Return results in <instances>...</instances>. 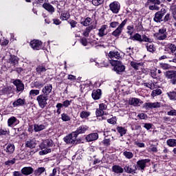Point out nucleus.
Instances as JSON below:
<instances>
[{
    "label": "nucleus",
    "instance_id": "f257e3e1",
    "mask_svg": "<svg viewBox=\"0 0 176 176\" xmlns=\"http://www.w3.org/2000/svg\"><path fill=\"white\" fill-rule=\"evenodd\" d=\"M19 64V57L10 54L9 53V58L7 59L4 65L6 68H12V67H16Z\"/></svg>",
    "mask_w": 176,
    "mask_h": 176
},
{
    "label": "nucleus",
    "instance_id": "f03ea898",
    "mask_svg": "<svg viewBox=\"0 0 176 176\" xmlns=\"http://www.w3.org/2000/svg\"><path fill=\"white\" fill-rule=\"evenodd\" d=\"M36 100L40 108H42L43 109V108H45V107L47 105L49 97L43 94H40L36 97Z\"/></svg>",
    "mask_w": 176,
    "mask_h": 176
},
{
    "label": "nucleus",
    "instance_id": "7ed1b4c3",
    "mask_svg": "<svg viewBox=\"0 0 176 176\" xmlns=\"http://www.w3.org/2000/svg\"><path fill=\"white\" fill-rule=\"evenodd\" d=\"M127 24V19H124L120 25L118 26V28L111 33V35L113 36H115L116 38H119L120 36V34H122V32L123 31V28H124V25Z\"/></svg>",
    "mask_w": 176,
    "mask_h": 176
},
{
    "label": "nucleus",
    "instance_id": "20e7f679",
    "mask_svg": "<svg viewBox=\"0 0 176 176\" xmlns=\"http://www.w3.org/2000/svg\"><path fill=\"white\" fill-rule=\"evenodd\" d=\"M76 138H78V135L76 133H72L64 138V141L66 142V144H76L78 142V140H76Z\"/></svg>",
    "mask_w": 176,
    "mask_h": 176
},
{
    "label": "nucleus",
    "instance_id": "39448f33",
    "mask_svg": "<svg viewBox=\"0 0 176 176\" xmlns=\"http://www.w3.org/2000/svg\"><path fill=\"white\" fill-rule=\"evenodd\" d=\"M108 58L113 63H116L120 58V53L118 51H111L108 54Z\"/></svg>",
    "mask_w": 176,
    "mask_h": 176
},
{
    "label": "nucleus",
    "instance_id": "423d86ee",
    "mask_svg": "<svg viewBox=\"0 0 176 176\" xmlns=\"http://www.w3.org/2000/svg\"><path fill=\"white\" fill-rule=\"evenodd\" d=\"M109 9L113 13L118 14L120 10V3L118 1H113L109 4Z\"/></svg>",
    "mask_w": 176,
    "mask_h": 176
},
{
    "label": "nucleus",
    "instance_id": "0eeeda50",
    "mask_svg": "<svg viewBox=\"0 0 176 176\" xmlns=\"http://www.w3.org/2000/svg\"><path fill=\"white\" fill-rule=\"evenodd\" d=\"M166 14V10L162 9L161 11H158L157 12L155 13V16H154V21L155 23H160L163 21V16Z\"/></svg>",
    "mask_w": 176,
    "mask_h": 176
},
{
    "label": "nucleus",
    "instance_id": "6e6552de",
    "mask_svg": "<svg viewBox=\"0 0 176 176\" xmlns=\"http://www.w3.org/2000/svg\"><path fill=\"white\" fill-rule=\"evenodd\" d=\"M13 85L16 87V91L23 93L24 91V84L21 80L16 79L13 81Z\"/></svg>",
    "mask_w": 176,
    "mask_h": 176
},
{
    "label": "nucleus",
    "instance_id": "1a4fd4ad",
    "mask_svg": "<svg viewBox=\"0 0 176 176\" xmlns=\"http://www.w3.org/2000/svg\"><path fill=\"white\" fill-rule=\"evenodd\" d=\"M149 162H151V160L149 159H144L138 161L137 167L138 170H145V168L146 167V164L149 163Z\"/></svg>",
    "mask_w": 176,
    "mask_h": 176
},
{
    "label": "nucleus",
    "instance_id": "9d476101",
    "mask_svg": "<svg viewBox=\"0 0 176 176\" xmlns=\"http://www.w3.org/2000/svg\"><path fill=\"white\" fill-rule=\"evenodd\" d=\"M124 69V65L122 64V62L117 61L114 63V71L117 72V74H120V72H123Z\"/></svg>",
    "mask_w": 176,
    "mask_h": 176
},
{
    "label": "nucleus",
    "instance_id": "9b49d317",
    "mask_svg": "<svg viewBox=\"0 0 176 176\" xmlns=\"http://www.w3.org/2000/svg\"><path fill=\"white\" fill-rule=\"evenodd\" d=\"M52 90H53V85L52 84H47L42 89L43 95L49 97V94L52 93Z\"/></svg>",
    "mask_w": 176,
    "mask_h": 176
},
{
    "label": "nucleus",
    "instance_id": "f8f14e48",
    "mask_svg": "<svg viewBox=\"0 0 176 176\" xmlns=\"http://www.w3.org/2000/svg\"><path fill=\"white\" fill-rule=\"evenodd\" d=\"M164 52H170L169 54L170 56H171V54H173V53H175L176 46L175 45V44L169 43L165 45Z\"/></svg>",
    "mask_w": 176,
    "mask_h": 176
},
{
    "label": "nucleus",
    "instance_id": "ddd939ff",
    "mask_svg": "<svg viewBox=\"0 0 176 176\" xmlns=\"http://www.w3.org/2000/svg\"><path fill=\"white\" fill-rule=\"evenodd\" d=\"M30 45L34 50H39L42 47V41L39 40H33L30 42Z\"/></svg>",
    "mask_w": 176,
    "mask_h": 176
},
{
    "label": "nucleus",
    "instance_id": "4468645a",
    "mask_svg": "<svg viewBox=\"0 0 176 176\" xmlns=\"http://www.w3.org/2000/svg\"><path fill=\"white\" fill-rule=\"evenodd\" d=\"M50 146H53V140L50 139L44 140L40 145V148H41V149H45Z\"/></svg>",
    "mask_w": 176,
    "mask_h": 176
},
{
    "label": "nucleus",
    "instance_id": "2eb2a0df",
    "mask_svg": "<svg viewBox=\"0 0 176 176\" xmlns=\"http://www.w3.org/2000/svg\"><path fill=\"white\" fill-rule=\"evenodd\" d=\"M85 140H87V142H91V141H96L98 140V133H94L89 134L86 136Z\"/></svg>",
    "mask_w": 176,
    "mask_h": 176
},
{
    "label": "nucleus",
    "instance_id": "dca6fc26",
    "mask_svg": "<svg viewBox=\"0 0 176 176\" xmlns=\"http://www.w3.org/2000/svg\"><path fill=\"white\" fill-rule=\"evenodd\" d=\"M87 130H89V126L86 125H81L77 129L76 131H74V133L77 134V137H78L79 134H85V133H86Z\"/></svg>",
    "mask_w": 176,
    "mask_h": 176
},
{
    "label": "nucleus",
    "instance_id": "f3484780",
    "mask_svg": "<svg viewBox=\"0 0 176 176\" xmlns=\"http://www.w3.org/2000/svg\"><path fill=\"white\" fill-rule=\"evenodd\" d=\"M43 8L44 9H45V10H47V12H49V13H51V14H53V13H54V12H55L54 7H53V6H52L49 3H44L43 4Z\"/></svg>",
    "mask_w": 176,
    "mask_h": 176
},
{
    "label": "nucleus",
    "instance_id": "a211bd4d",
    "mask_svg": "<svg viewBox=\"0 0 176 176\" xmlns=\"http://www.w3.org/2000/svg\"><path fill=\"white\" fill-rule=\"evenodd\" d=\"M14 144H8L6 145V148H4L5 152L8 153V155H12L14 152Z\"/></svg>",
    "mask_w": 176,
    "mask_h": 176
},
{
    "label": "nucleus",
    "instance_id": "6ab92c4d",
    "mask_svg": "<svg viewBox=\"0 0 176 176\" xmlns=\"http://www.w3.org/2000/svg\"><path fill=\"white\" fill-rule=\"evenodd\" d=\"M101 89H98L92 91L91 96L94 100H100L101 98Z\"/></svg>",
    "mask_w": 176,
    "mask_h": 176
},
{
    "label": "nucleus",
    "instance_id": "aec40b11",
    "mask_svg": "<svg viewBox=\"0 0 176 176\" xmlns=\"http://www.w3.org/2000/svg\"><path fill=\"white\" fill-rule=\"evenodd\" d=\"M21 173L23 175H31L34 173V168L32 167H24L21 169Z\"/></svg>",
    "mask_w": 176,
    "mask_h": 176
},
{
    "label": "nucleus",
    "instance_id": "412c9836",
    "mask_svg": "<svg viewBox=\"0 0 176 176\" xmlns=\"http://www.w3.org/2000/svg\"><path fill=\"white\" fill-rule=\"evenodd\" d=\"M26 148H30V149H34L36 146V141L35 139H32L26 141L25 142Z\"/></svg>",
    "mask_w": 176,
    "mask_h": 176
},
{
    "label": "nucleus",
    "instance_id": "4be33fe9",
    "mask_svg": "<svg viewBox=\"0 0 176 176\" xmlns=\"http://www.w3.org/2000/svg\"><path fill=\"white\" fill-rule=\"evenodd\" d=\"M108 28V25H102L101 28L99 29V32L98 34V36L102 38V36H105L108 33L105 32V30Z\"/></svg>",
    "mask_w": 176,
    "mask_h": 176
},
{
    "label": "nucleus",
    "instance_id": "5701e85b",
    "mask_svg": "<svg viewBox=\"0 0 176 176\" xmlns=\"http://www.w3.org/2000/svg\"><path fill=\"white\" fill-rule=\"evenodd\" d=\"M166 77L167 79H176V70H170L166 72Z\"/></svg>",
    "mask_w": 176,
    "mask_h": 176
},
{
    "label": "nucleus",
    "instance_id": "b1692460",
    "mask_svg": "<svg viewBox=\"0 0 176 176\" xmlns=\"http://www.w3.org/2000/svg\"><path fill=\"white\" fill-rule=\"evenodd\" d=\"M140 101L141 100L137 98H131L129 100L128 104L129 105H133V107H138V104H140Z\"/></svg>",
    "mask_w": 176,
    "mask_h": 176
},
{
    "label": "nucleus",
    "instance_id": "393cba45",
    "mask_svg": "<svg viewBox=\"0 0 176 176\" xmlns=\"http://www.w3.org/2000/svg\"><path fill=\"white\" fill-rule=\"evenodd\" d=\"M112 171L116 173V174H122L123 173L124 169L119 165H114L112 166Z\"/></svg>",
    "mask_w": 176,
    "mask_h": 176
},
{
    "label": "nucleus",
    "instance_id": "a878e982",
    "mask_svg": "<svg viewBox=\"0 0 176 176\" xmlns=\"http://www.w3.org/2000/svg\"><path fill=\"white\" fill-rule=\"evenodd\" d=\"M25 104V100L19 98L16 100H15L13 103L12 105L13 107H23Z\"/></svg>",
    "mask_w": 176,
    "mask_h": 176
},
{
    "label": "nucleus",
    "instance_id": "bb28decb",
    "mask_svg": "<svg viewBox=\"0 0 176 176\" xmlns=\"http://www.w3.org/2000/svg\"><path fill=\"white\" fill-rule=\"evenodd\" d=\"M17 123H19V120H17L16 117H11L8 120V124L9 127H12V126L17 124Z\"/></svg>",
    "mask_w": 176,
    "mask_h": 176
},
{
    "label": "nucleus",
    "instance_id": "cd10ccee",
    "mask_svg": "<svg viewBox=\"0 0 176 176\" xmlns=\"http://www.w3.org/2000/svg\"><path fill=\"white\" fill-rule=\"evenodd\" d=\"M146 47L147 49V52H149L150 53H153V52H155L156 48L155 47V45L151 43H147L146 44Z\"/></svg>",
    "mask_w": 176,
    "mask_h": 176
},
{
    "label": "nucleus",
    "instance_id": "c85d7f7f",
    "mask_svg": "<svg viewBox=\"0 0 176 176\" xmlns=\"http://www.w3.org/2000/svg\"><path fill=\"white\" fill-rule=\"evenodd\" d=\"M131 39H132V41H137L138 42H140V43H142V36L138 33H136L132 36Z\"/></svg>",
    "mask_w": 176,
    "mask_h": 176
},
{
    "label": "nucleus",
    "instance_id": "c756f323",
    "mask_svg": "<svg viewBox=\"0 0 176 176\" xmlns=\"http://www.w3.org/2000/svg\"><path fill=\"white\" fill-rule=\"evenodd\" d=\"M45 129H46V126L44 124H35L34 125V130L36 133H38V131H42V130H45Z\"/></svg>",
    "mask_w": 176,
    "mask_h": 176
},
{
    "label": "nucleus",
    "instance_id": "7c9ffc66",
    "mask_svg": "<svg viewBox=\"0 0 176 176\" xmlns=\"http://www.w3.org/2000/svg\"><path fill=\"white\" fill-rule=\"evenodd\" d=\"M71 17V15L69 14V12H63L61 13V15L60 16V19L62 20V21H67Z\"/></svg>",
    "mask_w": 176,
    "mask_h": 176
},
{
    "label": "nucleus",
    "instance_id": "2f4dec72",
    "mask_svg": "<svg viewBox=\"0 0 176 176\" xmlns=\"http://www.w3.org/2000/svg\"><path fill=\"white\" fill-rule=\"evenodd\" d=\"M131 66L134 68V69H140V67H142V63H138L135 61H131Z\"/></svg>",
    "mask_w": 176,
    "mask_h": 176
},
{
    "label": "nucleus",
    "instance_id": "473e14b6",
    "mask_svg": "<svg viewBox=\"0 0 176 176\" xmlns=\"http://www.w3.org/2000/svg\"><path fill=\"white\" fill-rule=\"evenodd\" d=\"M123 156H124L126 159L130 160V159H133V157H134V154L131 151H124L123 152Z\"/></svg>",
    "mask_w": 176,
    "mask_h": 176
},
{
    "label": "nucleus",
    "instance_id": "72a5a7b5",
    "mask_svg": "<svg viewBox=\"0 0 176 176\" xmlns=\"http://www.w3.org/2000/svg\"><path fill=\"white\" fill-rule=\"evenodd\" d=\"M124 170L125 173H127L128 174H133V173L135 174V170L131 168V166L129 165H126L124 168Z\"/></svg>",
    "mask_w": 176,
    "mask_h": 176
},
{
    "label": "nucleus",
    "instance_id": "f704fd0d",
    "mask_svg": "<svg viewBox=\"0 0 176 176\" xmlns=\"http://www.w3.org/2000/svg\"><path fill=\"white\" fill-rule=\"evenodd\" d=\"M40 93L41 91L38 89H31L29 92V96H30V97H35L36 96H39Z\"/></svg>",
    "mask_w": 176,
    "mask_h": 176
},
{
    "label": "nucleus",
    "instance_id": "c9c22d12",
    "mask_svg": "<svg viewBox=\"0 0 176 176\" xmlns=\"http://www.w3.org/2000/svg\"><path fill=\"white\" fill-rule=\"evenodd\" d=\"M36 71L38 74H43V72H46L47 69L45 66L39 65L36 67Z\"/></svg>",
    "mask_w": 176,
    "mask_h": 176
},
{
    "label": "nucleus",
    "instance_id": "e433bc0d",
    "mask_svg": "<svg viewBox=\"0 0 176 176\" xmlns=\"http://www.w3.org/2000/svg\"><path fill=\"white\" fill-rule=\"evenodd\" d=\"M91 113L89 111H81L80 113V117L81 119H86V118H89L90 116Z\"/></svg>",
    "mask_w": 176,
    "mask_h": 176
},
{
    "label": "nucleus",
    "instance_id": "4c0bfd02",
    "mask_svg": "<svg viewBox=\"0 0 176 176\" xmlns=\"http://www.w3.org/2000/svg\"><path fill=\"white\" fill-rule=\"evenodd\" d=\"M117 131L120 133V137H123V135H124V134L126 133V129H124L123 126L117 127Z\"/></svg>",
    "mask_w": 176,
    "mask_h": 176
},
{
    "label": "nucleus",
    "instance_id": "58836bf2",
    "mask_svg": "<svg viewBox=\"0 0 176 176\" xmlns=\"http://www.w3.org/2000/svg\"><path fill=\"white\" fill-rule=\"evenodd\" d=\"M61 119L63 122H69L71 117L68 114L63 113L61 114Z\"/></svg>",
    "mask_w": 176,
    "mask_h": 176
},
{
    "label": "nucleus",
    "instance_id": "ea45409f",
    "mask_svg": "<svg viewBox=\"0 0 176 176\" xmlns=\"http://www.w3.org/2000/svg\"><path fill=\"white\" fill-rule=\"evenodd\" d=\"M168 146L174 147L176 146V140L175 139H169L166 142Z\"/></svg>",
    "mask_w": 176,
    "mask_h": 176
},
{
    "label": "nucleus",
    "instance_id": "a19ab883",
    "mask_svg": "<svg viewBox=\"0 0 176 176\" xmlns=\"http://www.w3.org/2000/svg\"><path fill=\"white\" fill-rule=\"evenodd\" d=\"M90 23H91V19L90 17H87L85 21L81 22V24L85 27H88V25H90Z\"/></svg>",
    "mask_w": 176,
    "mask_h": 176
},
{
    "label": "nucleus",
    "instance_id": "79ce46f5",
    "mask_svg": "<svg viewBox=\"0 0 176 176\" xmlns=\"http://www.w3.org/2000/svg\"><path fill=\"white\" fill-rule=\"evenodd\" d=\"M46 169L44 167H40L34 171L36 175H41L43 173H45Z\"/></svg>",
    "mask_w": 176,
    "mask_h": 176
},
{
    "label": "nucleus",
    "instance_id": "37998d69",
    "mask_svg": "<svg viewBox=\"0 0 176 176\" xmlns=\"http://www.w3.org/2000/svg\"><path fill=\"white\" fill-rule=\"evenodd\" d=\"M155 35L158 41H164L167 38V34H155Z\"/></svg>",
    "mask_w": 176,
    "mask_h": 176
},
{
    "label": "nucleus",
    "instance_id": "c03bdc74",
    "mask_svg": "<svg viewBox=\"0 0 176 176\" xmlns=\"http://www.w3.org/2000/svg\"><path fill=\"white\" fill-rule=\"evenodd\" d=\"M160 94H162V89H155L151 93V96L153 97H156L157 96H160Z\"/></svg>",
    "mask_w": 176,
    "mask_h": 176
},
{
    "label": "nucleus",
    "instance_id": "a18cd8bd",
    "mask_svg": "<svg viewBox=\"0 0 176 176\" xmlns=\"http://www.w3.org/2000/svg\"><path fill=\"white\" fill-rule=\"evenodd\" d=\"M142 42H147L148 43H152V39L149 37H147L146 35L143 34L142 36Z\"/></svg>",
    "mask_w": 176,
    "mask_h": 176
},
{
    "label": "nucleus",
    "instance_id": "49530a36",
    "mask_svg": "<svg viewBox=\"0 0 176 176\" xmlns=\"http://www.w3.org/2000/svg\"><path fill=\"white\" fill-rule=\"evenodd\" d=\"M159 5L160 4L154 3L153 5L149 6L148 9H150V10H159L160 9Z\"/></svg>",
    "mask_w": 176,
    "mask_h": 176
},
{
    "label": "nucleus",
    "instance_id": "de8ad7c7",
    "mask_svg": "<svg viewBox=\"0 0 176 176\" xmlns=\"http://www.w3.org/2000/svg\"><path fill=\"white\" fill-rule=\"evenodd\" d=\"M50 152H52V149L51 148H45V149L41 151H39V155L41 156H43V155H47V153H50Z\"/></svg>",
    "mask_w": 176,
    "mask_h": 176
},
{
    "label": "nucleus",
    "instance_id": "09e8293b",
    "mask_svg": "<svg viewBox=\"0 0 176 176\" xmlns=\"http://www.w3.org/2000/svg\"><path fill=\"white\" fill-rule=\"evenodd\" d=\"M127 32L126 33L129 35H133V33L134 32V25H129L126 28Z\"/></svg>",
    "mask_w": 176,
    "mask_h": 176
},
{
    "label": "nucleus",
    "instance_id": "8fccbe9b",
    "mask_svg": "<svg viewBox=\"0 0 176 176\" xmlns=\"http://www.w3.org/2000/svg\"><path fill=\"white\" fill-rule=\"evenodd\" d=\"M104 0H92V4L94 6H100V5H102L104 3Z\"/></svg>",
    "mask_w": 176,
    "mask_h": 176
},
{
    "label": "nucleus",
    "instance_id": "3c124183",
    "mask_svg": "<svg viewBox=\"0 0 176 176\" xmlns=\"http://www.w3.org/2000/svg\"><path fill=\"white\" fill-rule=\"evenodd\" d=\"M167 95L170 100H175V98H176V92L175 91L168 92Z\"/></svg>",
    "mask_w": 176,
    "mask_h": 176
},
{
    "label": "nucleus",
    "instance_id": "603ef678",
    "mask_svg": "<svg viewBox=\"0 0 176 176\" xmlns=\"http://www.w3.org/2000/svg\"><path fill=\"white\" fill-rule=\"evenodd\" d=\"M96 115L97 118H100L104 115V111L101 110L100 109H96Z\"/></svg>",
    "mask_w": 176,
    "mask_h": 176
},
{
    "label": "nucleus",
    "instance_id": "864d4df0",
    "mask_svg": "<svg viewBox=\"0 0 176 176\" xmlns=\"http://www.w3.org/2000/svg\"><path fill=\"white\" fill-rule=\"evenodd\" d=\"M14 163H16V159H12V160H8L5 162V165L6 166H12V164H14Z\"/></svg>",
    "mask_w": 176,
    "mask_h": 176
},
{
    "label": "nucleus",
    "instance_id": "5fc2aeb1",
    "mask_svg": "<svg viewBox=\"0 0 176 176\" xmlns=\"http://www.w3.org/2000/svg\"><path fill=\"white\" fill-rule=\"evenodd\" d=\"M44 85L45 84L39 81L34 82V87H36V89H39V87H43Z\"/></svg>",
    "mask_w": 176,
    "mask_h": 176
},
{
    "label": "nucleus",
    "instance_id": "6e6d98bb",
    "mask_svg": "<svg viewBox=\"0 0 176 176\" xmlns=\"http://www.w3.org/2000/svg\"><path fill=\"white\" fill-rule=\"evenodd\" d=\"M71 102H72V100L69 101L68 100H66L62 103V105L63 107H65V108H68V107L71 105Z\"/></svg>",
    "mask_w": 176,
    "mask_h": 176
},
{
    "label": "nucleus",
    "instance_id": "4d7b16f0",
    "mask_svg": "<svg viewBox=\"0 0 176 176\" xmlns=\"http://www.w3.org/2000/svg\"><path fill=\"white\" fill-rule=\"evenodd\" d=\"M156 34L167 35V30L166 29V28H162L160 29L158 32Z\"/></svg>",
    "mask_w": 176,
    "mask_h": 176
},
{
    "label": "nucleus",
    "instance_id": "13d9d810",
    "mask_svg": "<svg viewBox=\"0 0 176 176\" xmlns=\"http://www.w3.org/2000/svg\"><path fill=\"white\" fill-rule=\"evenodd\" d=\"M143 107L146 109H153L152 102H146Z\"/></svg>",
    "mask_w": 176,
    "mask_h": 176
},
{
    "label": "nucleus",
    "instance_id": "bf43d9fd",
    "mask_svg": "<svg viewBox=\"0 0 176 176\" xmlns=\"http://www.w3.org/2000/svg\"><path fill=\"white\" fill-rule=\"evenodd\" d=\"M170 9L172 10L173 18L174 19V20L176 21V7L175 6H171Z\"/></svg>",
    "mask_w": 176,
    "mask_h": 176
},
{
    "label": "nucleus",
    "instance_id": "052dcab7",
    "mask_svg": "<svg viewBox=\"0 0 176 176\" xmlns=\"http://www.w3.org/2000/svg\"><path fill=\"white\" fill-rule=\"evenodd\" d=\"M107 122L110 123V124H116V117L108 119Z\"/></svg>",
    "mask_w": 176,
    "mask_h": 176
},
{
    "label": "nucleus",
    "instance_id": "680f3d73",
    "mask_svg": "<svg viewBox=\"0 0 176 176\" xmlns=\"http://www.w3.org/2000/svg\"><path fill=\"white\" fill-rule=\"evenodd\" d=\"M119 26V22L118 21H113L110 23V27L111 28H116V27Z\"/></svg>",
    "mask_w": 176,
    "mask_h": 176
},
{
    "label": "nucleus",
    "instance_id": "e2e57ef3",
    "mask_svg": "<svg viewBox=\"0 0 176 176\" xmlns=\"http://www.w3.org/2000/svg\"><path fill=\"white\" fill-rule=\"evenodd\" d=\"M167 115H168V116H176V110H170L169 111L167 112Z\"/></svg>",
    "mask_w": 176,
    "mask_h": 176
},
{
    "label": "nucleus",
    "instance_id": "0e129e2a",
    "mask_svg": "<svg viewBox=\"0 0 176 176\" xmlns=\"http://www.w3.org/2000/svg\"><path fill=\"white\" fill-rule=\"evenodd\" d=\"M162 104L159 102H152L153 109V108H160Z\"/></svg>",
    "mask_w": 176,
    "mask_h": 176
},
{
    "label": "nucleus",
    "instance_id": "69168bd1",
    "mask_svg": "<svg viewBox=\"0 0 176 176\" xmlns=\"http://www.w3.org/2000/svg\"><path fill=\"white\" fill-rule=\"evenodd\" d=\"M107 104L102 103L99 104V109L102 110V111H105V109H107Z\"/></svg>",
    "mask_w": 176,
    "mask_h": 176
},
{
    "label": "nucleus",
    "instance_id": "338daca9",
    "mask_svg": "<svg viewBox=\"0 0 176 176\" xmlns=\"http://www.w3.org/2000/svg\"><path fill=\"white\" fill-rule=\"evenodd\" d=\"M144 129L147 130H151L152 129V124L151 123H145L144 125Z\"/></svg>",
    "mask_w": 176,
    "mask_h": 176
},
{
    "label": "nucleus",
    "instance_id": "774afa93",
    "mask_svg": "<svg viewBox=\"0 0 176 176\" xmlns=\"http://www.w3.org/2000/svg\"><path fill=\"white\" fill-rule=\"evenodd\" d=\"M80 43H82L83 46H87V39L85 38H81Z\"/></svg>",
    "mask_w": 176,
    "mask_h": 176
}]
</instances>
